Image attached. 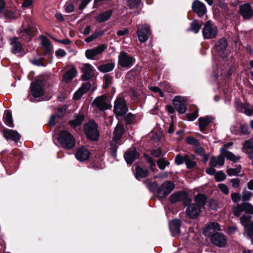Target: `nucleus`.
Returning <instances> with one entry per match:
<instances>
[{"mask_svg":"<svg viewBox=\"0 0 253 253\" xmlns=\"http://www.w3.org/2000/svg\"><path fill=\"white\" fill-rule=\"evenodd\" d=\"M202 32L204 39H214L218 35V29L213 22L211 21H208L204 25Z\"/></svg>","mask_w":253,"mask_h":253,"instance_id":"f257e3e1","label":"nucleus"},{"mask_svg":"<svg viewBox=\"0 0 253 253\" xmlns=\"http://www.w3.org/2000/svg\"><path fill=\"white\" fill-rule=\"evenodd\" d=\"M200 131L203 132L205 127H207L212 121V118L210 117L200 118L198 119Z\"/></svg>","mask_w":253,"mask_h":253,"instance_id":"2f4dec72","label":"nucleus"},{"mask_svg":"<svg viewBox=\"0 0 253 253\" xmlns=\"http://www.w3.org/2000/svg\"><path fill=\"white\" fill-rule=\"evenodd\" d=\"M209 206L213 210H216L218 208V206L215 200L210 199L208 202Z\"/></svg>","mask_w":253,"mask_h":253,"instance_id":"e2e57ef3","label":"nucleus"},{"mask_svg":"<svg viewBox=\"0 0 253 253\" xmlns=\"http://www.w3.org/2000/svg\"><path fill=\"white\" fill-rule=\"evenodd\" d=\"M77 73V70L75 67H72L67 71L63 77V81L66 83L71 81L76 77Z\"/></svg>","mask_w":253,"mask_h":253,"instance_id":"c85d7f7f","label":"nucleus"},{"mask_svg":"<svg viewBox=\"0 0 253 253\" xmlns=\"http://www.w3.org/2000/svg\"><path fill=\"white\" fill-rule=\"evenodd\" d=\"M113 80V77L108 75H106L104 77V84L103 87L106 88L112 84Z\"/></svg>","mask_w":253,"mask_h":253,"instance_id":"3c124183","label":"nucleus"},{"mask_svg":"<svg viewBox=\"0 0 253 253\" xmlns=\"http://www.w3.org/2000/svg\"><path fill=\"white\" fill-rule=\"evenodd\" d=\"M139 157V154L134 147L130 148L124 154L125 159L128 164H132Z\"/></svg>","mask_w":253,"mask_h":253,"instance_id":"6ab92c4d","label":"nucleus"},{"mask_svg":"<svg viewBox=\"0 0 253 253\" xmlns=\"http://www.w3.org/2000/svg\"><path fill=\"white\" fill-rule=\"evenodd\" d=\"M91 87L89 83L83 84L80 88L74 93V99L78 100L80 99L84 94L86 93Z\"/></svg>","mask_w":253,"mask_h":253,"instance_id":"a878e982","label":"nucleus"},{"mask_svg":"<svg viewBox=\"0 0 253 253\" xmlns=\"http://www.w3.org/2000/svg\"><path fill=\"white\" fill-rule=\"evenodd\" d=\"M218 187L220 190L226 195H228L229 193V190L227 186L223 183H220L218 185Z\"/></svg>","mask_w":253,"mask_h":253,"instance_id":"052dcab7","label":"nucleus"},{"mask_svg":"<svg viewBox=\"0 0 253 253\" xmlns=\"http://www.w3.org/2000/svg\"><path fill=\"white\" fill-rule=\"evenodd\" d=\"M82 70L83 72L82 79L83 80H88L94 76V69L93 67L89 64H84L82 67Z\"/></svg>","mask_w":253,"mask_h":253,"instance_id":"f3484780","label":"nucleus"},{"mask_svg":"<svg viewBox=\"0 0 253 253\" xmlns=\"http://www.w3.org/2000/svg\"><path fill=\"white\" fill-rule=\"evenodd\" d=\"M241 169L242 167L239 165L235 168L228 169L226 170V172L229 176H235L241 172Z\"/></svg>","mask_w":253,"mask_h":253,"instance_id":"37998d69","label":"nucleus"},{"mask_svg":"<svg viewBox=\"0 0 253 253\" xmlns=\"http://www.w3.org/2000/svg\"><path fill=\"white\" fill-rule=\"evenodd\" d=\"M84 131L87 138L90 140L95 141L99 136L97 125L92 120L84 125Z\"/></svg>","mask_w":253,"mask_h":253,"instance_id":"7ed1b4c3","label":"nucleus"},{"mask_svg":"<svg viewBox=\"0 0 253 253\" xmlns=\"http://www.w3.org/2000/svg\"><path fill=\"white\" fill-rule=\"evenodd\" d=\"M84 117L82 115L77 116L74 119L70 121V125L72 126L76 127L80 126L83 122Z\"/></svg>","mask_w":253,"mask_h":253,"instance_id":"ea45409f","label":"nucleus"},{"mask_svg":"<svg viewBox=\"0 0 253 253\" xmlns=\"http://www.w3.org/2000/svg\"><path fill=\"white\" fill-rule=\"evenodd\" d=\"M4 137L7 140H13L15 142L19 140L20 138V135L19 133L12 129H4L3 130Z\"/></svg>","mask_w":253,"mask_h":253,"instance_id":"5701e85b","label":"nucleus"},{"mask_svg":"<svg viewBox=\"0 0 253 253\" xmlns=\"http://www.w3.org/2000/svg\"><path fill=\"white\" fill-rule=\"evenodd\" d=\"M17 38H13L11 39V45L12 46V52L13 53H17L21 52L22 46L20 43L17 42Z\"/></svg>","mask_w":253,"mask_h":253,"instance_id":"c9c22d12","label":"nucleus"},{"mask_svg":"<svg viewBox=\"0 0 253 253\" xmlns=\"http://www.w3.org/2000/svg\"><path fill=\"white\" fill-rule=\"evenodd\" d=\"M228 46V42L225 38H220L214 44V48L218 55L221 57L225 55Z\"/></svg>","mask_w":253,"mask_h":253,"instance_id":"4468645a","label":"nucleus"},{"mask_svg":"<svg viewBox=\"0 0 253 253\" xmlns=\"http://www.w3.org/2000/svg\"><path fill=\"white\" fill-rule=\"evenodd\" d=\"M127 111L128 109L124 99L118 97L114 102V114L117 116H122L124 115Z\"/></svg>","mask_w":253,"mask_h":253,"instance_id":"39448f33","label":"nucleus"},{"mask_svg":"<svg viewBox=\"0 0 253 253\" xmlns=\"http://www.w3.org/2000/svg\"><path fill=\"white\" fill-rule=\"evenodd\" d=\"M183 201L184 206L186 207L189 203L191 202L190 200L188 198L186 193L180 192L177 193H174L170 196V201L172 203H175L177 202Z\"/></svg>","mask_w":253,"mask_h":253,"instance_id":"dca6fc26","label":"nucleus"},{"mask_svg":"<svg viewBox=\"0 0 253 253\" xmlns=\"http://www.w3.org/2000/svg\"><path fill=\"white\" fill-rule=\"evenodd\" d=\"M114 64L112 62L100 65L98 67V70L102 73H107L110 72L114 68Z\"/></svg>","mask_w":253,"mask_h":253,"instance_id":"4c0bfd02","label":"nucleus"},{"mask_svg":"<svg viewBox=\"0 0 253 253\" xmlns=\"http://www.w3.org/2000/svg\"><path fill=\"white\" fill-rule=\"evenodd\" d=\"M135 58L125 51L121 52L119 56V64L123 68H130L133 65Z\"/></svg>","mask_w":253,"mask_h":253,"instance_id":"423d86ee","label":"nucleus"},{"mask_svg":"<svg viewBox=\"0 0 253 253\" xmlns=\"http://www.w3.org/2000/svg\"><path fill=\"white\" fill-rule=\"evenodd\" d=\"M149 171L147 169H143L139 166H137L135 169L134 173L136 178L140 180L141 178L146 177L148 174Z\"/></svg>","mask_w":253,"mask_h":253,"instance_id":"473e14b6","label":"nucleus"},{"mask_svg":"<svg viewBox=\"0 0 253 253\" xmlns=\"http://www.w3.org/2000/svg\"><path fill=\"white\" fill-rule=\"evenodd\" d=\"M202 24L199 23L197 20H194L190 25V27L189 29V31L193 32L194 33H198L201 27Z\"/></svg>","mask_w":253,"mask_h":253,"instance_id":"a19ab883","label":"nucleus"},{"mask_svg":"<svg viewBox=\"0 0 253 253\" xmlns=\"http://www.w3.org/2000/svg\"><path fill=\"white\" fill-rule=\"evenodd\" d=\"M41 40V45L42 46L44 54H49L53 52V46L50 41L45 37L42 36L40 37Z\"/></svg>","mask_w":253,"mask_h":253,"instance_id":"b1692460","label":"nucleus"},{"mask_svg":"<svg viewBox=\"0 0 253 253\" xmlns=\"http://www.w3.org/2000/svg\"><path fill=\"white\" fill-rule=\"evenodd\" d=\"M181 221L179 219L172 220L169 223V227L172 236H178L180 232Z\"/></svg>","mask_w":253,"mask_h":253,"instance_id":"412c9836","label":"nucleus"},{"mask_svg":"<svg viewBox=\"0 0 253 253\" xmlns=\"http://www.w3.org/2000/svg\"><path fill=\"white\" fill-rule=\"evenodd\" d=\"M125 119L127 124H133L134 121V117L132 114L129 113L125 116Z\"/></svg>","mask_w":253,"mask_h":253,"instance_id":"0e129e2a","label":"nucleus"},{"mask_svg":"<svg viewBox=\"0 0 253 253\" xmlns=\"http://www.w3.org/2000/svg\"><path fill=\"white\" fill-rule=\"evenodd\" d=\"M175 109L180 114H184L187 110V102L185 99L180 96H175L173 100Z\"/></svg>","mask_w":253,"mask_h":253,"instance_id":"9b49d317","label":"nucleus"},{"mask_svg":"<svg viewBox=\"0 0 253 253\" xmlns=\"http://www.w3.org/2000/svg\"><path fill=\"white\" fill-rule=\"evenodd\" d=\"M195 151L200 156L204 157L207 159L208 156L205 154V150L203 147L200 146V144L195 146Z\"/></svg>","mask_w":253,"mask_h":253,"instance_id":"603ef678","label":"nucleus"},{"mask_svg":"<svg viewBox=\"0 0 253 253\" xmlns=\"http://www.w3.org/2000/svg\"><path fill=\"white\" fill-rule=\"evenodd\" d=\"M239 110L249 116L253 114V107L248 104L241 103Z\"/></svg>","mask_w":253,"mask_h":253,"instance_id":"e433bc0d","label":"nucleus"},{"mask_svg":"<svg viewBox=\"0 0 253 253\" xmlns=\"http://www.w3.org/2000/svg\"><path fill=\"white\" fill-rule=\"evenodd\" d=\"M3 15L5 18L10 20L16 19L17 17V14L10 10H7L5 13H3Z\"/></svg>","mask_w":253,"mask_h":253,"instance_id":"5fc2aeb1","label":"nucleus"},{"mask_svg":"<svg viewBox=\"0 0 253 253\" xmlns=\"http://www.w3.org/2000/svg\"><path fill=\"white\" fill-rule=\"evenodd\" d=\"M188 120L189 121H193L196 119L198 116V111L195 110L191 114H187L186 115Z\"/></svg>","mask_w":253,"mask_h":253,"instance_id":"680f3d73","label":"nucleus"},{"mask_svg":"<svg viewBox=\"0 0 253 253\" xmlns=\"http://www.w3.org/2000/svg\"><path fill=\"white\" fill-rule=\"evenodd\" d=\"M121 144V142L111 141L110 147V153L112 157L116 158L117 156V149L119 145Z\"/></svg>","mask_w":253,"mask_h":253,"instance_id":"79ce46f5","label":"nucleus"},{"mask_svg":"<svg viewBox=\"0 0 253 253\" xmlns=\"http://www.w3.org/2000/svg\"><path fill=\"white\" fill-rule=\"evenodd\" d=\"M211 241L213 244L218 247H224L227 243L225 236L218 232L212 234L211 237Z\"/></svg>","mask_w":253,"mask_h":253,"instance_id":"ddd939ff","label":"nucleus"},{"mask_svg":"<svg viewBox=\"0 0 253 253\" xmlns=\"http://www.w3.org/2000/svg\"><path fill=\"white\" fill-rule=\"evenodd\" d=\"M186 142L190 145H192L195 147L199 144L198 140L193 137H188L185 139Z\"/></svg>","mask_w":253,"mask_h":253,"instance_id":"6e6d98bb","label":"nucleus"},{"mask_svg":"<svg viewBox=\"0 0 253 253\" xmlns=\"http://www.w3.org/2000/svg\"><path fill=\"white\" fill-rule=\"evenodd\" d=\"M107 47V46L106 44H103L92 48L87 49L85 52V56L89 60H98L100 59Z\"/></svg>","mask_w":253,"mask_h":253,"instance_id":"20e7f679","label":"nucleus"},{"mask_svg":"<svg viewBox=\"0 0 253 253\" xmlns=\"http://www.w3.org/2000/svg\"><path fill=\"white\" fill-rule=\"evenodd\" d=\"M220 153L222 154L227 160L233 163H236L241 159L240 156H236L231 152L228 151L223 148H220Z\"/></svg>","mask_w":253,"mask_h":253,"instance_id":"bb28decb","label":"nucleus"},{"mask_svg":"<svg viewBox=\"0 0 253 253\" xmlns=\"http://www.w3.org/2000/svg\"><path fill=\"white\" fill-rule=\"evenodd\" d=\"M215 179L217 181H222L226 179L225 174L222 171H219L215 174Z\"/></svg>","mask_w":253,"mask_h":253,"instance_id":"864d4df0","label":"nucleus"},{"mask_svg":"<svg viewBox=\"0 0 253 253\" xmlns=\"http://www.w3.org/2000/svg\"><path fill=\"white\" fill-rule=\"evenodd\" d=\"M90 154L89 151L86 148L81 147L78 150L76 157L80 162H84L88 160Z\"/></svg>","mask_w":253,"mask_h":253,"instance_id":"4be33fe9","label":"nucleus"},{"mask_svg":"<svg viewBox=\"0 0 253 253\" xmlns=\"http://www.w3.org/2000/svg\"><path fill=\"white\" fill-rule=\"evenodd\" d=\"M58 141L62 147L66 149H71L75 145L73 136L67 130H62L59 133Z\"/></svg>","mask_w":253,"mask_h":253,"instance_id":"f03ea898","label":"nucleus"},{"mask_svg":"<svg viewBox=\"0 0 253 253\" xmlns=\"http://www.w3.org/2000/svg\"><path fill=\"white\" fill-rule=\"evenodd\" d=\"M174 188V185L171 182L166 181L158 188V196L161 198H164L171 193Z\"/></svg>","mask_w":253,"mask_h":253,"instance_id":"6e6552de","label":"nucleus"},{"mask_svg":"<svg viewBox=\"0 0 253 253\" xmlns=\"http://www.w3.org/2000/svg\"><path fill=\"white\" fill-rule=\"evenodd\" d=\"M185 155L182 156L180 154H178L175 158V162L177 165H180L183 163H185Z\"/></svg>","mask_w":253,"mask_h":253,"instance_id":"13d9d810","label":"nucleus"},{"mask_svg":"<svg viewBox=\"0 0 253 253\" xmlns=\"http://www.w3.org/2000/svg\"><path fill=\"white\" fill-rule=\"evenodd\" d=\"M251 216L243 215L240 218L241 223L245 228V231L247 235L252 240L253 243V222L250 223Z\"/></svg>","mask_w":253,"mask_h":253,"instance_id":"1a4fd4ad","label":"nucleus"},{"mask_svg":"<svg viewBox=\"0 0 253 253\" xmlns=\"http://www.w3.org/2000/svg\"><path fill=\"white\" fill-rule=\"evenodd\" d=\"M207 200V197L203 194H198L195 198V204L200 208L204 207Z\"/></svg>","mask_w":253,"mask_h":253,"instance_id":"72a5a7b5","label":"nucleus"},{"mask_svg":"<svg viewBox=\"0 0 253 253\" xmlns=\"http://www.w3.org/2000/svg\"><path fill=\"white\" fill-rule=\"evenodd\" d=\"M92 105L96 107L101 111L109 109L111 107L106 97L104 95L95 98L92 103Z\"/></svg>","mask_w":253,"mask_h":253,"instance_id":"0eeeda50","label":"nucleus"},{"mask_svg":"<svg viewBox=\"0 0 253 253\" xmlns=\"http://www.w3.org/2000/svg\"><path fill=\"white\" fill-rule=\"evenodd\" d=\"M124 132L125 129L123 126L121 124L118 123L114 131V137L112 141L120 142V140Z\"/></svg>","mask_w":253,"mask_h":253,"instance_id":"cd10ccee","label":"nucleus"},{"mask_svg":"<svg viewBox=\"0 0 253 253\" xmlns=\"http://www.w3.org/2000/svg\"><path fill=\"white\" fill-rule=\"evenodd\" d=\"M192 9L200 17H202L206 12L205 5L198 0H195L192 3Z\"/></svg>","mask_w":253,"mask_h":253,"instance_id":"aec40b11","label":"nucleus"},{"mask_svg":"<svg viewBox=\"0 0 253 253\" xmlns=\"http://www.w3.org/2000/svg\"><path fill=\"white\" fill-rule=\"evenodd\" d=\"M185 164L188 169H191L195 167L196 163L194 161L195 157L191 154L185 155Z\"/></svg>","mask_w":253,"mask_h":253,"instance_id":"7c9ffc66","label":"nucleus"},{"mask_svg":"<svg viewBox=\"0 0 253 253\" xmlns=\"http://www.w3.org/2000/svg\"><path fill=\"white\" fill-rule=\"evenodd\" d=\"M3 120L7 126L11 127H14L12 113L10 111L7 110L4 111Z\"/></svg>","mask_w":253,"mask_h":253,"instance_id":"f704fd0d","label":"nucleus"},{"mask_svg":"<svg viewBox=\"0 0 253 253\" xmlns=\"http://www.w3.org/2000/svg\"><path fill=\"white\" fill-rule=\"evenodd\" d=\"M186 206L187 208L186 212L187 215L191 218H196L201 212V209L194 203H189Z\"/></svg>","mask_w":253,"mask_h":253,"instance_id":"2eb2a0df","label":"nucleus"},{"mask_svg":"<svg viewBox=\"0 0 253 253\" xmlns=\"http://www.w3.org/2000/svg\"><path fill=\"white\" fill-rule=\"evenodd\" d=\"M157 165L160 169H164L169 165V163L164 160L163 159H160L158 161Z\"/></svg>","mask_w":253,"mask_h":253,"instance_id":"4d7b16f0","label":"nucleus"},{"mask_svg":"<svg viewBox=\"0 0 253 253\" xmlns=\"http://www.w3.org/2000/svg\"><path fill=\"white\" fill-rule=\"evenodd\" d=\"M243 151L248 153L250 150L253 149V142L251 140H248L245 141L243 146Z\"/></svg>","mask_w":253,"mask_h":253,"instance_id":"c03bdc74","label":"nucleus"},{"mask_svg":"<svg viewBox=\"0 0 253 253\" xmlns=\"http://www.w3.org/2000/svg\"><path fill=\"white\" fill-rule=\"evenodd\" d=\"M34 0H24L22 6L24 8H30L33 3Z\"/></svg>","mask_w":253,"mask_h":253,"instance_id":"69168bd1","label":"nucleus"},{"mask_svg":"<svg viewBox=\"0 0 253 253\" xmlns=\"http://www.w3.org/2000/svg\"><path fill=\"white\" fill-rule=\"evenodd\" d=\"M240 132L243 135H248L250 133L249 127L247 124H242L240 126Z\"/></svg>","mask_w":253,"mask_h":253,"instance_id":"bf43d9fd","label":"nucleus"},{"mask_svg":"<svg viewBox=\"0 0 253 253\" xmlns=\"http://www.w3.org/2000/svg\"><path fill=\"white\" fill-rule=\"evenodd\" d=\"M150 34V28L148 25L142 24L138 26L137 35L138 40L141 42H144L147 41Z\"/></svg>","mask_w":253,"mask_h":253,"instance_id":"9d476101","label":"nucleus"},{"mask_svg":"<svg viewBox=\"0 0 253 253\" xmlns=\"http://www.w3.org/2000/svg\"><path fill=\"white\" fill-rule=\"evenodd\" d=\"M145 184L150 191L152 192H157V190L159 187L157 183L156 182L148 183L145 181Z\"/></svg>","mask_w":253,"mask_h":253,"instance_id":"09e8293b","label":"nucleus"},{"mask_svg":"<svg viewBox=\"0 0 253 253\" xmlns=\"http://www.w3.org/2000/svg\"><path fill=\"white\" fill-rule=\"evenodd\" d=\"M253 196V192L244 190L242 194V200L244 202L250 201Z\"/></svg>","mask_w":253,"mask_h":253,"instance_id":"de8ad7c7","label":"nucleus"},{"mask_svg":"<svg viewBox=\"0 0 253 253\" xmlns=\"http://www.w3.org/2000/svg\"><path fill=\"white\" fill-rule=\"evenodd\" d=\"M231 199L235 203L238 202L241 199L240 194L238 193H233L231 195Z\"/></svg>","mask_w":253,"mask_h":253,"instance_id":"338daca9","label":"nucleus"},{"mask_svg":"<svg viewBox=\"0 0 253 253\" xmlns=\"http://www.w3.org/2000/svg\"><path fill=\"white\" fill-rule=\"evenodd\" d=\"M42 83L38 81L32 83L31 84V93L35 98L39 97L44 94Z\"/></svg>","mask_w":253,"mask_h":253,"instance_id":"f8f14e48","label":"nucleus"},{"mask_svg":"<svg viewBox=\"0 0 253 253\" xmlns=\"http://www.w3.org/2000/svg\"><path fill=\"white\" fill-rule=\"evenodd\" d=\"M243 203L237 204L236 206H234L233 209V213L234 215L239 216L241 213L244 211L243 208Z\"/></svg>","mask_w":253,"mask_h":253,"instance_id":"49530a36","label":"nucleus"},{"mask_svg":"<svg viewBox=\"0 0 253 253\" xmlns=\"http://www.w3.org/2000/svg\"><path fill=\"white\" fill-rule=\"evenodd\" d=\"M220 230V226L219 224L215 222H212L210 223L206 228V230L204 231L205 234L209 232V233H212L213 232L218 231Z\"/></svg>","mask_w":253,"mask_h":253,"instance_id":"58836bf2","label":"nucleus"},{"mask_svg":"<svg viewBox=\"0 0 253 253\" xmlns=\"http://www.w3.org/2000/svg\"><path fill=\"white\" fill-rule=\"evenodd\" d=\"M224 156L220 153V155L217 157L215 156H212L209 162V165L211 167H216L217 166L222 167L224 164Z\"/></svg>","mask_w":253,"mask_h":253,"instance_id":"393cba45","label":"nucleus"},{"mask_svg":"<svg viewBox=\"0 0 253 253\" xmlns=\"http://www.w3.org/2000/svg\"><path fill=\"white\" fill-rule=\"evenodd\" d=\"M244 211L250 214H253V205L248 202L243 203Z\"/></svg>","mask_w":253,"mask_h":253,"instance_id":"a18cd8bd","label":"nucleus"},{"mask_svg":"<svg viewBox=\"0 0 253 253\" xmlns=\"http://www.w3.org/2000/svg\"><path fill=\"white\" fill-rule=\"evenodd\" d=\"M239 13L244 19H250L253 16V9L250 4L245 3L240 5Z\"/></svg>","mask_w":253,"mask_h":253,"instance_id":"a211bd4d","label":"nucleus"},{"mask_svg":"<svg viewBox=\"0 0 253 253\" xmlns=\"http://www.w3.org/2000/svg\"><path fill=\"white\" fill-rule=\"evenodd\" d=\"M232 186L234 188H237L240 186V180L239 178H233L230 181Z\"/></svg>","mask_w":253,"mask_h":253,"instance_id":"774afa93","label":"nucleus"},{"mask_svg":"<svg viewBox=\"0 0 253 253\" xmlns=\"http://www.w3.org/2000/svg\"><path fill=\"white\" fill-rule=\"evenodd\" d=\"M141 0H127V4L130 8H136L139 5Z\"/></svg>","mask_w":253,"mask_h":253,"instance_id":"8fccbe9b","label":"nucleus"},{"mask_svg":"<svg viewBox=\"0 0 253 253\" xmlns=\"http://www.w3.org/2000/svg\"><path fill=\"white\" fill-rule=\"evenodd\" d=\"M113 11L111 9L101 13L96 17V20L98 22H103L108 20L111 16Z\"/></svg>","mask_w":253,"mask_h":253,"instance_id":"c756f323","label":"nucleus"}]
</instances>
